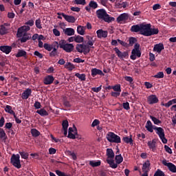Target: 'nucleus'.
Wrapping results in <instances>:
<instances>
[{
  "instance_id": "nucleus-42",
  "label": "nucleus",
  "mask_w": 176,
  "mask_h": 176,
  "mask_svg": "<svg viewBox=\"0 0 176 176\" xmlns=\"http://www.w3.org/2000/svg\"><path fill=\"white\" fill-rule=\"evenodd\" d=\"M89 6L92 9H97L98 8V4L94 1H91L89 3Z\"/></svg>"
},
{
  "instance_id": "nucleus-24",
  "label": "nucleus",
  "mask_w": 176,
  "mask_h": 176,
  "mask_svg": "<svg viewBox=\"0 0 176 176\" xmlns=\"http://www.w3.org/2000/svg\"><path fill=\"white\" fill-rule=\"evenodd\" d=\"M91 72V76L93 77L96 76V75H102V76H104V73L102 72V71L97 68L92 69Z\"/></svg>"
},
{
  "instance_id": "nucleus-2",
  "label": "nucleus",
  "mask_w": 176,
  "mask_h": 176,
  "mask_svg": "<svg viewBox=\"0 0 176 176\" xmlns=\"http://www.w3.org/2000/svg\"><path fill=\"white\" fill-rule=\"evenodd\" d=\"M30 26H22L18 29L16 36L18 38H21V43H25V42L31 39V36L27 34V31H30Z\"/></svg>"
},
{
  "instance_id": "nucleus-52",
  "label": "nucleus",
  "mask_w": 176,
  "mask_h": 176,
  "mask_svg": "<svg viewBox=\"0 0 176 176\" xmlns=\"http://www.w3.org/2000/svg\"><path fill=\"white\" fill-rule=\"evenodd\" d=\"M135 42H137V38L134 37L129 38V46H133Z\"/></svg>"
},
{
  "instance_id": "nucleus-17",
  "label": "nucleus",
  "mask_w": 176,
  "mask_h": 176,
  "mask_svg": "<svg viewBox=\"0 0 176 176\" xmlns=\"http://www.w3.org/2000/svg\"><path fill=\"white\" fill-rule=\"evenodd\" d=\"M98 38H107L108 36V31L102 30V29H100L96 31Z\"/></svg>"
},
{
  "instance_id": "nucleus-53",
  "label": "nucleus",
  "mask_w": 176,
  "mask_h": 176,
  "mask_svg": "<svg viewBox=\"0 0 176 176\" xmlns=\"http://www.w3.org/2000/svg\"><path fill=\"white\" fill-rule=\"evenodd\" d=\"M76 134L78 133H72L71 131L68 132V138H71L72 140H75V138H76V137L75 135H76Z\"/></svg>"
},
{
  "instance_id": "nucleus-14",
  "label": "nucleus",
  "mask_w": 176,
  "mask_h": 176,
  "mask_svg": "<svg viewBox=\"0 0 176 176\" xmlns=\"http://www.w3.org/2000/svg\"><path fill=\"white\" fill-rule=\"evenodd\" d=\"M162 164H164V166H166V167L168 168L171 173H176V166L175 165H174V164L167 162L166 160H164L162 161Z\"/></svg>"
},
{
  "instance_id": "nucleus-20",
  "label": "nucleus",
  "mask_w": 176,
  "mask_h": 176,
  "mask_svg": "<svg viewBox=\"0 0 176 176\" xmlns=\"http://www.w3.org/2000/svg\"><path fill=\"white\" fill-rule=\"evenodd\" d=\"M53 82H54V77L50 75L45 76L43 80L44 85H52Z\"/></svg>"
},
{
  "instance_id": "nucleus-35",
  "label": "nucleus",
  "mask_w": 176,
  "mask_h": 176,
  "mask_svg": "<svg viewBox=\"0 0 176 176\" xmlns=\"http://www.w3.org/2000/svg\"><path fill=\"white\" fill-rule=\"evenodd\" d=\"M89 166H91V167H98L101 166V161H89Z\"/></svg>"
},
{
  "instance_id": "nucleus-64",
  "label": "nucleus",
  "mask_w": 176,
  "mask_h": 176,
  "mask_svg": "<svg viewBox=\"0 0 176 176\" xmlns=\"http://www.w3.org/2000/svg\"><path fill=\"white\" fill-rule=\"evenodd\" d=\"M160 8H161L160 4L157 3V4H155V5L153 6V10H157L160 9Z\"/></svg>"
},
{
  "instance_id": "nucleus-10",
  "label": "nucleus",
  "mask_w": 176,
  "mask_h": 176,
  "mask_svg": "<svg viewBox=\"0 0 176 176\" xmlns=\"http://www.w3.org/2000/svg\"><path fill=\"white\" fill-rule=\"evenodd\" d=\"M151 30V24H141L140 27V34L144 36H149V32Z\"/></svg>"
},
{
  "instance_id": "nucleus-58",
  "label": "nucleus",
  "mask_w": 176,
  "mask_h": 176,
  "mask_svg": "<svg viewBox=\"0 0 176 176\" xmlns=\"http://www.w3.org/2000/svg\"><path fill=\"white\" fill-rule=\"evenodd\" d=\"M126 82H129V83H133L134 79L132 78L131 76H125L124 78Z\"/></svg>"
},
{
  "instance_id": "nucleus-31",
  "label": "nucleus",
  "mask_w": 176,
  "mask_h": 176,
  "mask_svg": "<svg viewBox=\"0 0 176 176\" xmlns=\"http://www.w3.org/2000/svg\"><path fill=\"white\" fill-rule=\"evenodd\" d=\"M133 135H130V138L129 136H126L123 138V141L125 142V144H130V145H133Z\"/></svg>"
},
{
  "instance_id": "nucleus-60",
  "label": "nucleus",
  "mask_w": 176,
  "mask_h": 176,
  "mask_svg": "<svg viewBox=\"0 0 176 176\" xmlns=\"http://www.w3.org/2000/svg\"><path fill=\"white\" fill-rule=\"evenodd\" d=\"M164 149H165L166 152H167L168 153H170V155H171V153H173V151L168 146L165 145Z\"/></svg>"
},
{
  "instance_id": "nucleus-39",
  "label": "nucleus",
  "mask_w": 176,
  "mask_h": 176,
  "mask_svg": "<svg viewBox=\"0 0 176 176\" xmlns=\"http://www.w3.org/2000/svg\"><path fill=\"white\" fill-rule=\"evenodd\" d=\"M5 34H8V29L5 25H0V35H5Z\"/></svg>"
},
{
  "instance_id": "nucleus-3",
  "label": "nucleus",
  "mask_w": 176,
  "mask_h": 176,
  "mask_svg": "<svg viewBox=\"0 0 176 176\" xmlns=\"http://www.w3.org/2000/svg\"><path fill=\"white\" fill-rule=\"evenodd\" d=\"M96 14L98 19L104 20L106 23H112V21H115V18L109 16V15L107 14V11L104 9L98 10L96 11Z\"/></svg>"
},
{
  "instance_id": "nucleus-22",
  "label": "nucleus",
  "mask_w": 176,
  "mask_h": 176,
  "mask_svg": "<svg viewBox=\"0 0 176 176\" xmlns=\"http://www.w3.org/2000/svg\"><path fill=\"white\" fill-rule=\"evenodd\" d=\"M32 93V91L31 90V89L28 88L26 90L23 91V93H22V99L23 100L28 99V97L31 96Z\"/></svg>"
},
{
  "instance_id": "nucleus-1",
  "label": "nucleus",
  "mask_w": 176,
  "mask_h": 176,
  "mask_svg": "<svg viewBox=\"0 0 176 176\" xmlns=\"http://www.w3.org/2000/svg\"><path fill=\"white\" fill-rule=\"evenodd\" d=\"M85 38L87 39V45L86 44H77L76 46V49L78 53H83L84 54H88L90 53V47L96 43V40L93 39V36L89 35H86Z\"/></svg>"
},
{
  "instance_id": "nucleus-49",
  "label": "nucleus",
  "mask_w": 176,
  "mask_h": 176,
  "mask_svg": "<svg viewBox=\"0 0 176 176\" xmlns=\"http://www.w3.org/2000/svg\"><path fill=\"white\" fill-rule=\"evenodd\" d=\"M154 78H157V79H162V78H164V73H163V72H160L154 76Z\"/></svg>"
},
{
  "instance_id": "nucleus-27",
  "label": "nucleus",
  "mask_w": 176,
  "mask_h": 176,
  "mask_svg": "<svg viewBox=\"0 0 176 176\" xmlns=\"http://www.w3.org/2000/svg\"><path fill=\"white\" fill-rule=\"evenodd\" d=\"M150 166L151 163H149V161L144 162L142 166V171L145 173H147L149 171Z\"/></svg>"
},
{
  "instance_id": "nucleus-59",
  "label": "nucleus",
  "mask_w": 176,
  "mask_h": 176,
  "mask_svg": "<svg viewBox=\"0 0 176 176\" xmlns=\"http://www.w3.org/2000/svg\"><path fill=\"white\" fill-rule=\"evenodd\" d=\"M4 137H6V133L3 129H0V138H4Z\"/></svg>"
},
{
  "instance_id": "nucleus-13",
  "label": "nucleus",
  "mask_w": 176,
  "mask_h": 176,
  "mask_svg": "<svg viewBox=\"0 0 176 176\" xmlns=\"http://www.w3.org/2000/svg\"><path fill=\"white\" fill-rule=\"evenodd\" d=\"M58 47H60V46L58 45V42L54 41V48L52 49V51L50 53V57H56V56H58Z\"/></svg>"
},
{
  "instance_id": "nucleus-36",
  "label": "nucleus",
  "mask_w": 176,
  "mask_h": 176,
  "mask_svg": "<svg viewBox=\"0 0 176 176\" xmlns=\"http://www.w3.org/2000/svg\"><path fill=\"white\" fill-rule=\"evenodd\" d=\"M157 34H159V29L150 28L148 36H152V35H157Z\"/></svg>"
},
{
  "instance_id": "nucleus-45",
  "label": "nucleus",
  "mask_w": 176,
  "mask_h": 176,
  "mask_svg": "<svg viewBox=\"0 0 176 176\" xmlns=\"http://www.w3.org/2000/svg\"><path fill=\"white\" fill-rule=\"evenodd\" d=\"M150 119L153 122L154 124H160L162 123V121L159 119L156 118V117H153L152 116H150Z\"/></svg>"
},
{
  "instance_id": "nucleus-5",
  "label": "nucleus",
  "mask_w": 176,
  "mask_h": 176,
  "mask_svg": "<svg viewBox=\"0 0 176 176\" xmlns=\"http://www.w3.org/2000/svg\"><path fill=\"white\" fill-rule=\"evenodd\" d=\"M116 160V163H115ZM115 160H107V162L109 164L111 168H118V164H120L123 162V157L122 154H118L115 156Z\"/></svg>"
},
{
  "instance_id": "nucleus-4",
  "label": "nucleus",
  "mask_w": 176,
  "mask_h": 176,
  "mask_svg": "<svg viewBox=\"0 0 176 176\" xmlns=\"http://www.w3.org/2000/svg\"><path fill=\"white\" fill-rule=\"evenodd\" d=\"M58 45H59L60 49H63V50L66 52V53H71L72 52H74V49L75 48L74 44L68 43L65 40L59 41Z\"/></svg>"
},
{
  "instance_id": "nucleus-21",
  "label": "nucleus",
  "mask_w": 176,
  "mask_h": 176,
  "mask_svg": "<svg viewBox=\"0 0 176 176\" xmlns=\"http://www.w3.org/2000/svg\"><path fill=\"white\" fill-rule=\"evenodd\" d=\"M0 50L6 54H9V53L12 52V47L9 45H2L0 47Z\"/></svg>"
},
{
  "instance_id": "nucleus-44",
  "label": "nucleus",
  "mask_w": 176,
  "mask_h": 176,
  "mask_svg": "<svg viewBox=\"0 0 176 176\" xmlns=\"http://www.w3.org/2000/svg\"><path fill=\"white\" fill-rule=\"evenodd\" d=\"M75 76H76V78H78V79H80L81 80H86V74H79V73H76L75 74Z\"/></svg>"
},
{
  "instance_id": "nucleus-38",
  "label": "nucleus",
  "mask_w": 176,
  "mask_h": 176,
  "mask_svg": "<svg viewBox=\"0 0 176 176\" xmlns=\"http://www.w3.org/2000/svg\"><path fill=\"white\" fill-rule=\"evenodd\" d=\"M36 113H38L41 116H47V115H49V113H47V111L44 109L37 110Z\"/></svg>"
},
{
  "instance_id": "nucleus-23",
  "label": "nucleus",
  "mask_w": 176,
  "mask_h": 176,
  "mask_svg": "<svg viewBox=\"0 0 176 176\" xmlns=\"http://www.w3.org/2000/svg\"><path fill=\"white\" fill-rule=\"evenodd\" d=\"M107 160H112L115 157V153H113V150L112 148H107Z\"/></svg>"
},
{
  "instance_id": "nucleus-62",
  "label": "nucleus",
  "mask_w": 176,
  "mask_h": 176,
  "mask_svg": "<svg viewBox=\"0 0 176 176\" xmlns=\"http://www.w3.org/2000/svg\"><path fill=\"white\" fill-rule=\"evenodd\" d=\"M74 63H85V60H82L80 58H76L74 59Z\"/></svg>"
},
{
  "instance_id": "nucleus-16",
  "label": "nucleus",
  "mask_w": 176,
  "mask_h": 176,
  "mask_svg": "<svg viewBox=\"0 0 176 176\" xmlns=\"http://www.w3.org/2000/svg\"><path fill=\"white\" fill-rule=\"evenodd\" d=\"M162 50H164V45L163 43H158L154 45L153 52H156L158 54H160Z\"/></svg>"
},
{
  "instance_id": "nucleus-55",
  "label": "nucleus",
  "mask_w": 176,
  "mask_h": 176,
  "mask_svg": "<svg viewBox=\"0 0 176 176\" xmlns=\"http://www.w3.org/2000/svg\"><path fill=\"white\" fill-rule=\"evenodd\" d=\"M122 107H123L124 109L129 111V109H130V103H129L128 102H124L122 104Z\"/></svg>"
},
{
  "instance_id": "nucleus-43",
  "label": "nucleus",
  "mask_w": 176,
  "mask_h": 176,
  "mask_svg": "<svg viewBox=\"0 0 176 176\" xmlns=\"http://www.w3.org/2000/svg\"><path fill=\"white\" fill-rule=\"evenodd\" d=\"M84 41H85V38L82 36L78 35L77 36H75V42L76 43H82L84 42Z\"/></svg>"
},
{
  "instance_id": "nucleus-12",
  "label": "nucleus",
  "mask_w": 176,
  "mask_h": 176,
  "mask_svg": "<svg viewBox=\"0 0 176 176\" xmlns=\"http://www.w3.org/2000/svg\"><path fill=\"white\" fill-rule=\"evenodd\" d=\"M173 104H176V98L169 100L167 103H161L162 107H165L166 108H170ZM172 111H176V104H174L171 107Z\"/></svg>"
},
{
  "instance_id": "nucleus-50",
  "label": "nucleus",
  "mask_w": 176,
  "mask_h": 176,
  "mask_svg": "<svg viewBox=\"0 0 176 176\" xmlns=\"http://www.w3.org/2000/svg\"><path fill=\"white\" fill-rule=\"evenodd\" d=\"M41 19H36L35 21V25L36 28H38V30H42V24H41Z\"/></svg>"
},
{
  "instance_id": "nucleus-61",
  "label": "nucleus",
  "mask_w": 176,
  "mask_h": 176,
  "mask_svg": "<svg viewBox=\"0 0 176 176\" xmlns=\"http://www.w3.org/2000/svg\"><path fill=\"white\" fill-rule=\"evenodd\" d=\"M53 34L54 35H55V36H60V31H58V30L54 28L53 29Z\"/></svg>"
},
{
  "instance_id": "nucleus-46",
  "label": "nucleus",
  "mask_w": 176,
  "mask_h": 176,
  "mask_svg": "<svg viewBox=\"0 0 176 176\" xmlns=\"http://www.w3.org/2000/svg\"><path fill=\"white\" fill-rule=\"evenodd\" d=\"M63 130H68V126H69V123L68 120H63L62 122Z\"/></svg>"
},
{
  "instance_id": "nucleus-9",
  "label": "nucleus",
  "mask_w": 176,
  "mask_h": 176,
  "mask_svg": "<svg viewBox=\"0 0 176 176\" xmlns=\"http://www.w3.org/2000/svg\"><path fill=\"white\" fill-rule=\"evenodd\" d=\"M11 164L16 167V168H21V164L20 163V155L13 154L10 159Z\"/></svg>"
},
{
  "instance_id": "nucleus-33",
  "label": "nucleus",
  "mask_w": 176,
  "mask_h": 176,
  "mask_svg": "<svg viewBox=\"0 0 176 176\" xmlns=\"http://www.w3.org/2000/svg\"><path fill=\"white\" fill-rule=\"evenodd\" d=\"M54 48V42L52 45L49 43H44V49H45V50H47V52H52V50H53Z\"/></svg>"
},
{
  "instance_id": "nucleus-47",
  "label": "nucleus",
  "mask_w": 176,
  "mask_h": 176,
  "mask_svg": "<svg viewBox=\"0 0 176 176\" xmlns=\"http://www.w3.org/2000/svg\"><path fill=\"white\" fill-rule=\"evenodd\" d=\"M153 176H166L164 172L162 171L160 169H157Z\"/></svg>"
},
{
  "instance_id": "nucleus-18",
  "label": "nucleus",
  "mask_w": 176,
  "mask_h": 176,
  "mask_svg": "<svg viewBox=\"0 0 176 176\" xmlns=\"http://www.w3.org/2000/svg\"><path fill=\"white\" fill-rule=\"evenodd\" d=\"M129 20V14L123 13L117 17L118 23H121V21H126Z\"/></svg>"
},
{
  "instance_id": "nucleus-11",
  "label": "nucleus",
  "mask_w": 176,
  "mask_h": 176,
  "mask_svg": "<svg viewBox=\"0 0 176 176\" xmlns=\"http://www.w3.org/2000/svg\"><path fill=\"white\" fill-rule=\"evenodd\" d=\"M57 14L58 16H63V17L65 19L66 21H67V23H75V21H76V19H75V16H74L67 15L63 12H58Z\"/></svg>"
},
{
  "instance_id": "nucleus-37",
  "label": "nucleus",
  "mask_w": 176,
  "mask_h": 176,
  "mask_svg": "<svg viewBox=\"0 0 176 176\" xmlns=\"http://www.w3.org/2000/svg\"><path fill=\"white\" fill-rule=\"evenodd\" d=\"M65 68H66V69H68V71H72V69H74L75 65H74V64L71 63V62H67L65 65Z\"/></svg>"
},
{
  "instance_id": "nucleus-7",
  "label": "nucleus",
  "mask_w": 176,
  "mask_h": 176,
  "mask_svg": "<svg viewBox=\"0 0 176 176\" xmlns=\"http://www.w3.org/2000/svg\"><path fill=\"white\" fill-rule=\"evenodd\" d=\"M137 57L140 58L141 57V50H140V44L135 43L134 48L131 51V55L130 56L131 60H136Z\"/></svg>"
},
{
  "instance_id": "nucleus-15",
  "label": "nucleus",
  "mask_w": 176,
  "mask_h": 176,
  "mask_svg": "<svg viewBox=\"0 0 176 176\" xmlns=\"http://www.w3.org/2000/svg\"><path fill=\"white\" fill-rule=\"evenodd\" d=\"M114 51L116 52V53L118 57H119V58H126V57H127V56H129V53H127V52H122L118 47H115Z\"/></svg>"
},
{
  "instance_id": "nucleus-6",
  "label": "nucleus",
  "mask_w": 176,
  "mask_h": 176,
  "mask_svg": "<svg viewBox=\"0 0 176 176\" xmlns=\"http://www.w3.org/2000/svg\"><path fill=\"white\" fill-rule=\"evenodd\" d=\"M106 138L109 142H112L114 144H120V142H122L120 137L115 134L113 132H109L107 134Z\"/></svg>"
},
{
  "instance_id": "nucleus-57",
  "label": "nucleus",
  "mask_w": 176,
  "mask_h": 176,
  "mask_svg": "<svg viewBox=\"0 0 176 176\" xmlns=\"http://www.w3.org/2000/svg\"><path fill=\"white\" fill-rule=\"evenodd\" d=\"M98 124H100V120L96 119L93 121L91 127H96V126H98Z\"/></svg>"
},
{
  "instance_id": "nucleus-28",
  "label": "nucleus",
  "mask_w": 176,
  "mask_h": 176,
  "mask_svg": "<svg viewBox=\"0 0 176 176\" xmlns=\"http://www.w3.org/2000/svg\"><path fill=\"white\" fill-rule=\"evenodd\" d=\"M86 31V27L78 25L77 27V33L79 34V35H85Z\"/></svg>"
},
{
  "instance_id": "nucleus-26",
  "label": "nucleus",
  "mask_w": 176,
  "mask_h": 176,
  "mask_svg": "<svg viewBox=\"0 0 176 176\" xmlns=\"http://www.w3.org/2000/svg\"><path fill=\"white\" fill-rule=\"evenodd\" d=\"M64 34L67 35V36H72V35H75V30L71 28H67L64 30Z\"/></svg>"
},
{
  "instance_id": "nucleus-29",
  "label": "nucleus",
  "mask_w": 176,
  "mask_h": 176,
  "mask_svg": "<svg viewBox=\"0 0 176 176\" xmlns=\"http://www.w3.org/2000/svg\"><path fill=\"white\" fill-rule=\"evenodd\" d=\"M145 128L146 129L147 131H149L150 133H153V126L152 125V122H151V120H148Z\"/></svg>"
},
{
  "instance_id": "nucleus-32",
  "label": "nucleus",
  "mask_w": 176,
  "mask_h": 176,
  "mask_svg": "<svg viewBox=\"0 0 176 176\" xmlns=\"http://www.w3.org/2000/svg\"><path fill=\"white\" fill-rule=\"evenodd\" d=\"M27 56V52L23 50H19L17 54L15 55V57H25Z\"/></svg>"
},
{
  "instance_id": "nucleus-41",
  "label": "nucleus",
  "mask_w": 176,
  "mask_h": 176,
  "mask_svg": "<svg viewBox=\"0 0 176 176\" xmlns=\"http://www.w3.org/2000/svg\"><path fill=\"white\" fill-rule=\"evenodd\" d=\"M31 134L33 137H39V135H41V132L36 129H32L31 130Z\"/></svg>"
},
{
  "instance_id": "nucleus-25",
  "label": "nucleus",
  "mask_w": 176,
  "mask_h": 176,
  "mask_svg": "<svg viewBox=\"0 0 176 176\" xmlns=\"http://www.w3.org/2000/svg\"><path fill=\"white\" fill-rule=\"evenodd\" d=\"M147 145L149 149H151L153 152H155V151H156V141H155V140L148 142Z\"/></svg>"
},
{
  "instance_id": "nucleus-40",
  "label": "nucleus",
  "mask_w": 176,
  "mask_h": 176,
  "mask_svg": "<svg viewBox=\"0 0 176 176\" xmlns=\"http://www.w3.org/2000/svg\"><path fill=\"white\" fill-rule=\"evenodd\" d=\"M66 154L68 156H71L72 157L73 160H76L78 159V157H76V154H75L74 152H72L71 151H67Z\"/></svg>"
},
{
  "instance_id": "nucleus-48",
  "label": "nucleus",
  "mask_w": 176,
  "mask_h": 176,
  "mask_svg": "<svg viewBox=\"0 0 176 176\" xmlns=\"http://www.w3.org/2000/svg\"><path fill=\"white\" fill-rule=\"evenodd\" d=\"M113 90H114V91H117L118 93H120V91H122V89L120 87V85H116L112 87Z\"/></svg>"
},
{
  "instance_id": "nucleus-51",
  "label": "nucleus",
  "mask_w": 176,
  "mask_h": 176,
  "mask_svg": "<svg viewBox=\"0 0 176 176\" xmlns=\"http://www.w3.org/2000/svg\"><path fill=\"white\" fill-rule=\"evenodd\" d=\"M74 3H76V5H82L85 6V4L86 3V0H74Z\"/></svg>"
},
{
  "instance_id": "nucleus-56",
  "label": "nucleus",
  "mask_w": 176,
  "mask_h": 176,
  "mask_svg": "<svg viewBox=\"0 0 176 176\" xmlns=\"http://www.w3.org/2000/svg\"><path fill=\"white\" fill-rule=\"evenodd\" d=\"M102 85L98 87H92L91 90L92 91H94V93H98L99 91H101Z\"/></svg>"
},
{
  "instance_id": "nucleus-19",
  "label": "nucleus",
  "mask_w": 176,
  "mask_h": 176,
  "mask_svg": "<svg viewBox=\"0 0 176 176\" xmlns=\"http://www.w3.org/2000/svg\"><path fill=\"white\" fill-rule=\"evenodd\" d=\"M148 102L150 104H157V102H159V98L155 95H151L148 97Z\"/></svg>"
},
{
  "instance_id": "nucleus-8",
  "label": "nucleus",
  "mask_w": 176,
  "mask_h": 176,
  "mask_svg": "<svg viewBox=\"0 0 176 176\" xmlns=\"http://www.w3.org/2000/svg\"><path fill=\"white\" fill-rule=\"evenodd\" d=\"M153 129L155 131L156 134H157V135L160 138L162 142H163V144H167V140L166 139L164 129H163V128L162 127L157 126H155V128H153Z\"/></svg>"
},
{
  "instance_id": "nucleus-30",
  "label": "nucleus",
  "mask_w": 176,
  "mask_h": 176,
  "mask_svg": "<svg viewBox=\"0 0 176 176\" xmlns=\"http://www.w3.org/2000/svg\"><path fill=\"white\" fill-rule=\"evenodd\" d=\"M131 32H141V24L131 26Z\"/></svg>"
},
{
  "instance_id": "nucleus-63",
  "label": "nucleus",
  "mask_w": 176,
  "mask_h": 176,
  "mask_svg": "<svg viewBox=\"0 0 176 176\" xmlns=\"http://www.w3.org/2000/svg\"><path fill=\"white\" fill-rule=\"evenodd\" d=\"M120 96V92L115 91V92H111V96L112 97H119Z\"/></svg>"
},
{
  "instance_id": "nucleus-34",
  "label": "nucleus",
  "mask_w": 176,
  "mask_h": 176,
  "mask_svg": "<svg viewBox=\"0 0 176 176\" xmlns=\"http://www.w3.org/2000/svg\"><path fill=\"white\" fill-rule=\"evenodd\" d=\"M4 110L7 113H10V115L14 116L16 114L10 105H6Z\"/></svg>"
},
{
  "instance_id": "nucleus-54",
  "label": "nucleus",
  "mask_w": 176,
  "mask_h": 176,
  "mask_svg": "<svg viewBox=\"0 0 176 176\" xmlns=\"http://www.w3.org/2000/svg\"><path fill=\"white\" fill-rule=\"evenodd\" d=\"M19 154L21 155L22 159L27 160L28 159V153L25 152H19Z\"/></svg>"
}]
</instances>
